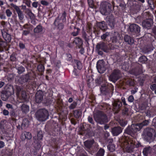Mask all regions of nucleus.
Instances as JSON below:
<instances>
[{
    "label": "nucleus",
    "mask_w": 156,
    "mask_h": 156,
    "mask_svg": "<svg viewBox=\"0 0 156 156\" xmlns=\"http://www.w3.org/2000/svg\"><path fill=\"white\" fill-rule=\"evenodd\" d=\"M35 76L34 73L31 72L27 73L22 75L19 79L18 80V83L22 85V87L25 89L28 92H30V90L34 88H36L38 84L36 82Z\"/></svg>",
    "instance_id": "obj_1"
},
{
    "label": "nucleus",
    "mask_w": 156,
    "mask_h": 156,
    "mask_svg": "<svg viewBox=\"0 0 156 156\" xmlns=\"http://www.w3.org/2000/svg\"><path fill=\"white\" fill-rule=\"evenodd\" d=\"M139 130V126L136 124H133L131 126H129L125 129L123 135L126 138L128 135L134 137L137 132Z\"/></svg>",
    "instance_id": "obj_2"
},
{
    "label": "nucleus",
    "mask_w": 156,
    "mask_h": 156,
    "mask_svg": "<svg viewBox=\"0 0 156 156\" xmlns=\"http://www.w3.org/2000/svg\"><path fill=\"white\" fill-rule=\"evenodd\" d=\"M110 50V48L108 44L103 41H101L97 43L96 47V51L98 55H103V51L108 52Z\"/></svg>",
    "instance_id": "obj_3"
},
{
    "label": "nucleus",
    "mask_w": 156,
    "mask_h": 156,
    "mask_svg": "<svg viewBox=\"0 0 156 156\" xmlns=\"http://www.w3.org/2000/svg\"><path fill=\"white\" fill-rule=\"evenodd\" d=\"M36 115L38 120L43 122L48 118L49 114L47 110L45 108H43L37 110L36 113Z\"/></svg>",
    "instance_id": "obj_4"
},
{
    "label": "nucleus",
    "mask_w": 156,
    "mask_h": 156,
    "mask_svg": "<svg viewBox=\"0 0 156 156\" xmlns=\"http://www.w3.org/2000/svg\"><path fill=\"white\" fill-rule=\"evenodd\" d=\"M143 134L145 140L151 142L153 140L156 133L154 129L148 128L144 130Z\"/></svg>",
    "instance_id": "obj_5"
},
{
    "label": "nucleus",
    "mask_w": 156,
    "mask_h": 156,
    "mask_svg": "<svg viewBox=\"0 0 156 156\" xmlns=\"http://www.w3.org/2000/svg\"><path fill=\"white\" fill-rule=\"evenodd\" d=\"M123 147L125 151L129 153H133V154L138 151V148L135 147V145L130 141H125L123 144Z\"/></svg>",
    "instance_id": "obj_6"
},
{
    "label": "nucleus",
    "mask_w": 156,
    "mask_h": 156,
    "mask_svg": "<svg viewBox=\"0 0 156 156\" xmlns=\"http://www.w3.org/2000/svg\"><path fill=\"white\" fill-rule=\"evenodd\" d=\"M112 5L107 2H102L100 6V12L103 15H108L112 11Z\"/></svg>",
    "instance_id": "obj_7"
},
{
    "label": "nucleus",
    "mask_w": 156,
    "mask_h": 156,
    "mask_svg": "<svg viewBox=\"0 0 156 156\" xmlns=\"http://www.w3.org/2000/svg\"><path fill=\"white\" fill-rule=\"evenodd\" d=\"M100 89L102 94L109 95L110 94H112L113 93L114 87L112 84L108 83L102 86Z\"/></svg>",
    "instance_id": "obj_8"
},
{
    "label": "nucleus",
    "mask_w": 156,
    "mask_h": 156,
    "mask_svg": "<svg viewBox=\"0 0 156 156\" xmlns=\"http://www.w3.org/2000/svg\"><path fill=\"white\" fill-rule=\"evenodd\" d=\"M133 67L129 71L131 74L137 76L142 73V66L141 64L137 62L133 63Z\"/></svg>",
    "instance_id": "obj_9"
},
{
    "label": "nucleus",
    "mask_w": 156,
    "mask_h": 156,
    "mask_svg": "<svg viewBox=\"0 0 156 156\" xmlns=\"http://www.w3.org/2000/svg\"><path fill=\"white\" fill-rule=\"evenodd\" d=\"M153 24V17L151 14H149L148 17L143 20L142 24V26L144 29L152 28Z\"/></svg>",
    "instance_id": "obj_10"
},
{
    "label": "nucleus",
    "mask_w": 156,
    "mask_h": 156,
    "mask_svg": "<svg viewBox=\"0 0 156 156\" xmlns=\"http://www.w3.org/2000/svg\"><path fill=\"white\" fill-rule=\"evenodd\" d=\"M96 67L99 73H102L105 72L106 68L103 60H99L97 62Z\"/></svg>",
    "instance_id": "obj_11"
},
{
    "label": "nucleus",
    "mask_w": 156,
    "mask_h": 156,
    "mask_svg": "<svg viewBox=\"0 0 156 156\" xmlns=\"http://www.w3.org/2000/svg\"><path fill=\"white\" fill-rule=\"evenodd\" d=\"M120 78V73L119 71L114 70L113 72L111 74L109 77L111 81L115 83Z\"/></svg>",
    "instance_id": "obj_12"
},
{
    "label": "nucleus",
    "mask_w": 156,
    "mask_h": 156,
    "mask_svg": "<svg viewBox=\"0 0 156 156\" xmlns=\"http://www.w3.org/2000/svg\"><path fill=\"white\" fill-rule=\"evenodd\" d=\"M140 27L137 25L133 23L130 25L129 30L133 34H137L140 31Z\"/></svg>",
    "instance_id": "obj_13"
},
{
    "label": "nucleus",
    "mask_w": 156,
    "mask_h": 156,
    "mask_svg": "<svg viewBox=\"0 0 156 156\" xmlns=\"http://www.w3.org/2000/svg\"><path fill=\"white\" fill-rule=\"evenodd\" d=\"M140 3H138L135 2H133V8L135 10L136 13H137L139 12L141 9V8L142 7V3H143L145 2V0H137Z\"/></svg>",
    "instance_id": "obj_14"
},
{
    "label": "nucleus",
    "mask_w": 156,
    "mask_h": 156,
    "mask_svg": "<svg viewBox=\"0 0 156 156\" xmlns=\"http://www.w3.org/2000/svg\"><path fill=\"white\" fill-rule=\"evenodd\" d=\"M44 94L41 90L37 91L35 95V102L36 104H40L43 101Z\"/></svg>",
    "instance_id": "obj_15"
},
{
    "label": "nucleus",
    "mask_w": 156,
    "mask_h": 156,
    "mask_svg": "<svg viewBox=\"0 0 156 156\" xmlns=\"http://www.w3.org/2000/svg\"><path fill=\"white\" fill-rule=\"evenodd\" d=\"M96 26L98 29L101 30L103 31H105L108 29L107 24L104 21L97 22Z\"/></svg>",
    "instance_id": "obj_16"
},
{
    "label": "nucleus",
    "mask_w": 156,
    "mask_h": 156,
    "mask_svg": "<svg viewBox=\"0 0 156 156\" xmlns=\"http://www.w3.org/2000/svg\"><path fill=\"white\" fill-rule=\"evenodd\" d=\"M11 6L13 8L16 10V12L18 14V17L20 20H22L23 18V15L22 12L20 10L19 7L13 3H11Z\"/></svg>",
    "instance_id": "obj_17"
},
{
    "label": "nucleus",
    "mask_w": 156,
    "mask_h": 156,
    "mask_svg": "<svg viewBox=\"0 0 156 156\" xmlns=\"http://www.w3.org/2000/svg\"><path fill=\"white\" fill-rule=\"evenodd\" d=\"M44 28L42 26L41 24H39L35 27L34 30V33L35 34H41L44 33Z\"/></svg>",
    "instance_id": "obj_18"
},
{
    "label": "nucleus",
    "mask_w": 156,
    "mask_h": 156,
    "mask_svg": "<svg viewBox=\"0 0 156 156\" xmlns=\"http://www.w3.org/2000/svg\"><path fill=\"white\" fill-rule=\"evenodd\" d=\"M123 129L119 126H115L112 128L111 132L114 136H117L121 133Z\"/></svg>",
    "instance_id": "obj_19"
},
{
    "label": "nucleus",
    "mask_w": 156,
    "mask_h": 156,
    "mask_svg": "<svg viewBox=\"0 0 156 156\" xmlns=\"http://www.w3.org/2000/svg\"><path fill=\"white\" fill-rule=\"evenodd\" d=\"M152 50H153V47L152 44H151L146 45L142 48V51L144 54L149 53Z\"/></svg>",
    "instance_id": "obj_20"
},
{
    "label": "nucleus",
    "mask_w": 156,
    "mask_h": 156,
    "mask_svg": "<svg viewBox=\"0 0 156 156\" xmlns=\"http://www.w3.org/2000/svg\"><path fill=\"white\" fill-rule=\"evenodd\" d=\"M9 50V47L6 42L0 41V52L8 51Z\"/></svg>",
    "instance_id": "obj_21"
},
{
    "label": "nucleus",
    "mask_w": 156,
    "mask_h": 156,
    "mask_svg": "<svg viewBox=\"0 0 156 156\" xmlns=\"http://www.w3.org/2000/svg\"><path fill=\"white\" fill-rule=\"evenodd\" d=\"M114 109L116 112H119L122 106V102L119 100L115 101L113 104Z\"/></svg>",
    "instance_id": "obj_22"
},
{
    "label": "nucleus",
    "mask_w": 156,
    "mask_h": 156,
    "mask_svg": "<svg viewBox=\"0 0 156 156\" xmlns=\"http://www.w3.org/2000/svg\"><path fill=\"white\" fill-rule=\"evenodd\" d=\"M32 138L31 133L29 132H24L21 136V138L22 141L25 139L30 140Z\"/></svg>",
    "instance_id": "obj_23"
},
{
    "label": "nucleus",
    "mask_w": 156,
    "mask_h": 156,
    "mask_svg": "<svg viewBox=\"0 0 156 156\" xmlns=\"http://www.w3.org/2000/svg\"><path fill=\"white\" fill-rule=\"evenodd\" d=\"M124 41L129 44L132 45L134 43V40L133 38L128 35H126L124 37Z\"/></svg>",
    "instance_id": "obj_24"
},
{
    "label": "nucleus",
    "mask_w": 156,
    "mask_h": 156,
    "mask_svg": "<svg viewBox=\"0 0 156 156\" xmlns=\"http://www.w3.org/2000/svg\"><path fill=\"white\" fill-rule=\"evenodd\" d=\"M53 24L57 27L58 29L59 30H62L64 27L63 24L62 23H59L58 18L55 19Z\"/></svg>",
    "instance_id": "obj_25"
},
{
    "label": "nucleus",
    "mask_w": 156,
    "mask_h": 156,
    "mask_svg": "<svg viewBox=\"0 0 156 156\" xmlns=\"http://www.w3.org/2000/svg\"><path fill=\"white\" fill-rule=\"evenodd\" d=\"M73 42L75 43L76 46L78 48H81L83 44L82 39L78 37H75L74 38Z\"/></svg>",
    "instance_id": "obj_26"
},
{
    "label": "nucleus",
    "mask_w": 156,
    "mask_h": 156,
    "mask_svg": "<svg viewBox=\"0 0 156 156\" xmlns=\"http://www.w3.org/2000/svg\"><path fill=\"white\" fill-rule=\"evenodd\" d=\"M103 113L101 111H98L94 114V120L96 121L99 122L101 117Z\"/></svg>",
    "instance_id": "obj_27"
},
{
    "label": "nucleus",
    "mask_w": 156,
    "mask_h": 156,
    "mask_svg": "<svg viewBox=\"0 0 156 156\" xmlns=\"http://www.w3.org/2000/svg\"><path fill=\"white\" fill-rule=\"evenodd\" d=\"M94 142V140H87L84 142V145L86 148L90 149L92 147Z\"/></svg>",
    "instance_id": "obj_28"
},
{
    "label": "nucleus",
    "mask_w": 156,
    "mask_h": 156,
    "mask_svg": "<svg viewBox=\"0 0 156 156\" xmlns=\"http://www.w3.org/2000/svg\"><path fill=\"white\" fill-rule=\"evenodd\" d=\"M51 143L53 147L55 148H57L60 143L59 140L58 138H52L51 139Z\"/></svg>",
    "instance_id": "obj_29"
},
{
    "label": "nucleus",
    "mask_w": 156,
    "mask_h": 156,
    "mask_svg": "<svg viewBox=\"0 0 156 156\" xmlns=\"http://www.w3.org/2000/svg\"><path fill=\"white\" fill-rule=\"evenodd\" d=\"M144 37L146 39V40L148 41H151L152 40H154L153 39V37H154L152 34L148 33V31L145 32V34Z\"/></svg>",
    "instance_id": "obj_30"
},
{
    "label": "nucleus",
    "mask_w": 156,
    "mask_h": 156,
    "mask_svg": "<svg viewBox=\"0 0 156 156\" xmlns=\"http://www.w3.org/2000/svg\"><path fill=\"white\" fill-rule=\"evenodd\" d=\"M73 64L76 65L77 69L79 70H81L83 67L81 62L78 60L74 59L73 62Z\"/></svg>",
    "instance_id": "obj_31"
},
{
    "label": "nucleus",
    "mask_w": 156,
    "mask_h": 156,
    "mask_svg": "<svg viewBox=\"0 0 156 156\" xmlns=\"http://www.w3.org/2000/svg\"><path fill=\"white\" fill-rule=\"evenodd\" d=\"M109 22V25L112 28H113L115 25V17L111 15L108 18Z\"/></svg>",
    "instance_id": "obj_32"
},
{
    "label": "nucleus",
    "mask_w": 156,
    "mask_h": 156,
    "mask_svg": "<svg viewBox=\"0 0 156 156\" xmlns=\"http://www.w3.org/2000/svg\"><path fill=\"white\" fill-rule=\"evenodd\" d=\"M30 121L27 119H23L21 125L22 129L27 127L29 124Z\"/></svg>",
    "instance_id": "obj_33"
},
{
    "label": "nucleus",
    "mask_w": 156,
    "mask_h": 156,
    "mask_svg": "<svg viewBox=\"0 0 156 156\" xmlns=\"http://www.w3.org/2000/svg\"><path fill=\"white\" fill-rule=\"evenodd\" d=\"M21 110L23 114H27L29 111V107L28 105L23 104L21 106Z\"/></svg>",
    "instance_id": "obj_34"
},
{
    "label": "nucleus",
    "mask_w": 156,
    "mask_h": 156,
    "mask_svg": "<svg viewBox=\"0 0 156 156\" xmlns=\"http://www.w3.org/2000/svg\"><path fill=\"white\" fill-rule=\"evenodd\" d=\"M151 148L150 146L144 147L143 151V153L144 156H148L151 154Z\"/></svg>",
    "instance_id": "obj_35"
},
{
    "label": "nucleus",
    "mask_w": 156,
    "mask_h": 156,
    "mask_svg": "<svg viewBox=\"0 0 156 156\" xmlns=\"http://www.w3.org/2000/svg\"><path fill=\"white\" fill-rule=\"evenodd\" d=\"M21 98L23 101H27L29 98V96L25 91H23L21 92Z\"/></svg>",
    "instance_id": "obj_36"
},
{
    "label": "nucleus",
    "mask_w": 156,
    "mask_h": 156,
    "mask_svg": "<svg viewBox=\"0 0 156 156\" xmlns=\"http://www.w3.org/2000/svg\"><path fill=\"white\" fill-rule=\"evenodd\" d=\"M34 147L36 150L40 149L41 146L42 142L41 141L35 139L34 140Z\"/></svg>",
    "instance_id": "obj_37"
},
{
    "label": "nucleus",
    "mask_w": 156,
    "mask_h": 156,
    "mask_svg": "<svg viewBox=\"0 0 156 156\" xmlns=\"http://www.w3.org/2000/svg\"><path fill=\"white\" fill-rule=\"evenodd\" d=\"M2 35L4 39L7 42H10L11 40V35L8 33L6 32L2 34Z\"/></svg>",
    "instance_id": "obj_38"
},
{
    "label": "nucleus",
    "mask_w": 156,
    "mask_h": 156,
    "mask_svg": "<svg viewBox=\"0 0 156 156\" xmlns=\"http://www.w3.org/2000/svg\"><path fill=\"white\" fill-rule=\"evenodd\" d=\"M99 122L101 124H103L108 122V118L106 115L103 113Z\"/></svg>",
    "instance_id": "obj_39"
},
{
    "label": "nucleus",
    "mask_w": 156,
    "mask_h": 156,
    "mask_svg": "<svg viewBox=\"0 0 156 156\" xmlns=\"http://www.w3.org/2000/svg\"><path fill=\"white\" fill-rule=\"evenodd\" d=\"M149 120L150 119L145 120L140 123H136L139 127V130H140L144 126L148 125L149 122Z\"/></svg>",
    "instance_id": "obj_40"
},
{
    "label": "nucleus",
    "mask_w": 156,
    "mask_h": 156,
    "mask_svg": "<svg viewBox=\"0 0 156 156\" xmlns=\"http://www.w3.org/2000/svg\"><path fill=\"white\" fill-rule=\"evenodd\" d=\"M57 127H55L53 131V135L57 136L60 134L61 129L58 127V125Z\"/></svg>",
    "instance_id": "obj_41"
},
{
    "label": "nucleus",
    "mask_w": 156,
    "mask_h": 156,
    "mask_svg": "<svg viewBox=\"0 0 156 156\" xmlns=\"http://www.w3.org/2000/svg\"><path fill=\"white\" fill-rule=\"evenodd\" d=\"M147 58L146 56L143 55L139 58L138 61L142 64H145L147 62Z\"/></svg>",
    "instance_id": "obj_42"
},
{
    "label": "nucleus",
    "mask_w": 156,
    "mask_h": 156,
    "mask_svg": "<svg viewBox=\"0 0 156 156\" xmlns=\"http://www.w3.org/2000/svg\"><path fill=\"white\" fill-rule=\"evenodd\" d=\"M151 10H153L155 8L154 3L153 0H146Z\"/></svg>",
    "instance_id": "obj_43"
},
{
    "label": "nucleus",
    "mask_w": 156,
    "mask_h": 156,
    "mask_svg": "<svg viewBox=\"0 0 156 156\" xmlns=\"http://www.w3.org/2000/svg\"><path fill=\"white\" fill-rule=\"evenodd\" d=\"M107 147L108 149L111 152H113L115 150V147L112 143H109Z\"/></svg>",
    "instance_id": "obj_44"
},
{
    "label": "nucleus",
    "mask_w": 156,
    "mask_h": 156,
    "mask_svg": "<svg viewBox=\"0 0 156 156\" xmlns=\"http://www.w3.org/2000/svg\"><path fill=\"white\" fill-rule=\"evenodd\" d=\"M82 112L81 111L76 110L74 111L73 115L74 117L76 118H79L81 115Z\"/></svg>",
    "instance_id": "obj_45"
},
{
    "label": "nucleus",
    "mask_w": 156,
    "mask_h": 156,
    "mask_svg": "<svg viewBox=\"0 0 156 156\" xmlns=\"http://www.w3.org/2000/svg\"><path fill=\"white\" fill-rule=\"evenodd\" d=\"M103 81V78L101 76H98L95 80V82L97 85H99Z\"/></svg>",
    "instance_id": "obj_46"
},
{
    "label": "nucleus",
    "mask_w": 156,
    "mask_h": 156,
    "mask_svg": "<svg viewBox=\"0 0 156 156\" xmlns=\"http://www.w3.org/2000/svg\"><path fill=\"white\" fill-rule=\"evenodd\" d=\"M75 66H73L74 69L73 71V74L75 76V77L79 76L80 72L78 70L75 68Z\"/></svg>",
    "instance_id": "obj_47"
},
{
    "label": "nucleus",
    "mask_w": 156,
    "mask_h": 156,
    "mask_svg": "<svg viewBox=\"0 0 156 156\" xmlns=\"http://www.w3.org/2000/svg\"><path fill=\"white\" fill-rule=\"evenodd\" d=\"M105 153V150L102 148H100L97 153L96 156H104Z\"/></svg>",
    "instance_id": "obj_48"
},
{
    "label": "nucleus",
    "mask_w": 156,
    "mask_h": 156,
    "mask_svg": "<svg viewBox=\"0 0 156 156\" xmlns=\"http://www.w3.org/2000/svg\"><path fill=\"white\" fill-rule=\"evenodd\" d=\"M16 69L19 74H21L25 71V68L22 66L16 68Z\"/></svg>",
    "instance_id": "obj_49"
},
{
    "label": "nucleus",
    "mask_w": 156,
    "mask_h": 156,
    "mask_svg": "<svg viewBox=\"0 0 156 156\" xmlns=\"http://www.w3.org/2000/svg\"><path fill=\"white\" fill-rule=\"evenodd\" d=\"M37 69L39 72H43L44 69V66L42 64H39L37 66Z\"/></svg>",
    "instance_id": "obj_50"
},
{
    "label": "nucleus",
    "mask_w": 156,
    "mask_h": 156,
    "mask_svg": "<svg viewBox=\"0 0 156 156\" xmlns=\"http://www.w3.org/2000/svg\"><path fill=\"white\" fill-rule=\"evenodd\" d=\"M43 135L41 131H39L37 133V138L36 140H39L41 141L42 140Z\"/></svg>",
    "instance_id": "obj_51"
},
{
    "label": "nucleus",
    "mask_w": 156,
    "mask_h": 156,
    "mask_svg": "<svg viewBox=\"0 0 156 156\" xmlns=\"http://www.w3.org/2000/svg\"><path fill=\"white\" fill-rule=\"evenodd\" d=\"M82 36L83 38L85 41H87L89 40V36L87 35V34L85 31H83L82 32Z\"/></svg>",
    "instance_id": "obj_52"
},
{
    "label": "nucleus",
    "mask_w": 156,
    "mask_h": 156,
    "mask_svg": "<svg viewBox=\"0 0 156 156\" xmlns=\"http://www.w3.org/2000/svg\"><path fill=\"white\" fill-rule=\"evenodd\" d=\"M143 19L142 17L140 16H138L136 18L135 20L136 23H142V22L143 21Z\"/></svg>",
    "instance_id": "obj_53"
},
{
    "label": "nucleus",
    "mask_w": 156,
    "mask_h": 156,
    "mask_svg": "<svg viewBox=\"0 0 156 156\" xmlns=\"http://www.w3.org/2000/svg\"><path fill=\"white\" fill-rule=\"evenodd\" d=\"M87 2L89 7L90 8H93L94 7L93 0H87Z\"/></svg>",
    "instance_id": "obj_54"
},
{
    "label": "nucleus",
    "mask_w": 156,
    "mask_h": 156,
    "mask_svg": "<svg viewBox=\"0 0 156 156\" xmlns=\"http://www.w3.org/2000/svg\"><path fill=\"white\" fill-rule=\"evenodd\" d=\"M150 88L152 91H154V94H156V84H151L150 86Z\"/></svg>",
    "instance_id": "obj_55"
},
{
    "label": "nucleus",
    "mask_w": 156,
    "mask_h": 156,
    "mask_svg": "<svg viewBox=\"0 0 156 156\" xmlns=\"http://www.w3.org/2000/svg\"><path fill=\"white\" fill-rule=\"evenodd\" d=\"M66 60L68 61H69L71 62H73V60L72 59V55L71 54L69 53H67L66 54Z\"/></svg>",
    "instance_id": "obj_56"
},
{
    "label": "nucleus",
    "mask_w": 156,
    "mask_h": 156,
    "mask_svg": "<svg viewBox=\"0 0 156 156\" xmlns=\"http://www.w3.org/2000/svg\"><path fill=\"white\" fill-rule=\"evenodd\" d=\"M77 105V103L76 102L74 101L72 103L69 107V108L70 109H73L75 108Z\"/></svg>",
    "instance_id": "obj_57"
},
{
    "label": "nucleus",
    "mask_w": 156,
    "mask_h": 156,
    "mask_svg": "<svg viewBox=\"0 0 156 156\" xmlns=\"http://www.w3.org/2000/svg\"><path fill=\"white\" fill-rule=\"evenodd\" d=\"M127 83L130 86H133L135 85V83L133 80H129L127 82Z\"/></svg>",
    "instance_id": "obj_58"
},
{
    "label": "nucleus",
    "mask_w": 156,
    "mask_h": 156,
    "mask_svg": "<svg viewBox=\"0 0 156 156\" xmlns=\"http://www.w3.org/2000/svg\"><path fill=\"white\" fill-rule=\"evenodd\" d=\"M66 13L65 11H64L63 13L62 14V16L61 17V18L63 21H65L66 20Z\"/></svg>",
    "instance_id": "obj_59"
},
{
    "label": "nucleus",
    "mask_w": 156,
    "mask_h": 156,
    "mask_svg": "<svg viewBox=\"0 0 156 156\" xmlns=\"http://www.w3.org/2000/svg\"><path fill=\"white\" fill-rule=\"evenodd\" d=\"M127 122L126 121L123 120H120L119 122V124L122 127H124L127 124Z\"/></svg>",
    "instance_id": "obj_60"
},
{
    "label": "nucleus",
    "mask_w": 156,
    "mask_h": 156,
    "mask_svg": "<svg viewBox=\"0 0 156 156\" xmlns=\"http://www.w3.org/2000/svg\"><path fill=\"white\" fill-rule=\"evenodd\" d=\"M10 60L12 62H15L16 60V58L15 54H12L11 55Z\"/></svg>",
    "instance_id": "obj_61"
},
{
    "label": "nucleus",
    "mask_w": 156,
    "mask_h": 156,
    "mask_svg": "<svg viewBox=\"0 0 156 156\" xmlns=\"http://www.w3.org/2000/svg\"><path fill=\"white\" fill-rule=\"evenodd\" d=\"M48 103V105H54L55 102V100H54L53 98L49 99L47 101Z\"/></svg>",
    "instance_id": "obj_62"
},
{
    "label": "nucleus",
    "mask_w": 156,
    "mask_h": 156,
    "mask_svg": "<svg viewBox=\"0 0 156 156\" xmlns=\"http://www.w3.org/2000/svg\"><path fill=\"white\" fill-rule=\"evenodd\" d=\"M109 35V33L107 32L101 35V38L102 39L104 40Z\"/></svg>",
    "instance_id": "obj_63"
},
{
    "label": "nucleus",
    "mask_w": 156,
    "mask_h": 156,
    "mask_svg": "<svg viewBox=\"0 0 156 156\" xmlns=\"http://www.w3.org/2000/svg\"><path fill=\"white\" fill-rule=\"evenodd\" d=\"M9 96H7L6 94H3L1 95V98L3 101H6L8 98Z\"/></svg>",
    "instance_id": "obj_64"
}]
</instances>
